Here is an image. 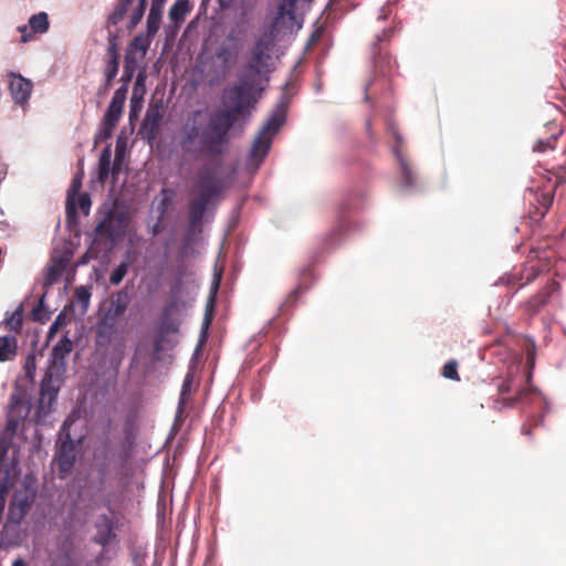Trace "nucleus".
Returning a JSON list of instances; mask_svg holds the SVG:
<instances>
[{"label": "nucleus", "instance_id": "1", "mask_svg": "<svg viewBox=\"0 0 566 566\" xmlns=\"http://www.w3.org/2000/svg\"><path fill=\"white\" fill-rule=\"evenodd\" d=\"M232 129L228 112H213L208 122L201 119V112H193L180 130V147L187 154L221 156Z\"/></svg>", "mask_w": 566, "mask_h": 566}, {"label": "nucleus", "instance_id": "2", "mask_svg": "<svg viewBox=\"0 0 566 566\" xmlns=\"http://www.w3.org/2000/svg\"><path fill=\"white\" fill-rule=\"evenodd\" d=\"M252 82L249 76L240 78V83L224 91L222 104L224 108L217 112H228L231 126L233 127L240 119H245L251 115L256 99L253 96Z\"/></svg>", "mask_w": 566, "mask_h": 566}, {"label": "nucleus", "instance_id": "3", "mask_svg": "<svg viewBox=\"0 0 566 566\" xmlns=\"http://www.w3.org/2000/svg\"><path fill=\"white\" fill-rule=\"evenodd\" d=\"M285 114L286 107L283 103H280L255 137L250 150V161L255 164V166H259L266 157L272 145L273 136L285 123Z\"/></svg>", "mask_w": 566, "mask_h": 566}, {"label": "nucleus", "instance_id": "4", "mask_svg": "<svg viewBox=\"0 0 566 566\" xmlns=\"http://www.w3.org/2000/svg\"><path fill=\"white\" fill-rule=\"evenodd\" d=\"M34 496L28 489L14 492L8 507L7 521L3 525V533H13V537L19 542V526L31 509Z\"/></svg>", "mask_w": 566, "mask_h": 566}, {"label": "nucleus", "instance_id": "5", "mask_svg": "<svg viewBox=\"0 0 566 566\" xmlns=\"http://www.w3.org/2000/svg\"><path fill=\"white\" fill-rule=\"evenodd\" d=\"M392 28L384 29L376 35V41L371 45L375 72L390 77L397 69V62L382 48L381 43L389 42L394 35Z\"/></svg>", "mask_w": 566, "mask_h": 566}, {"label": "nucleus", "instance_id": "6", "mask_svg": "<svg viewBox=\"0 0 566 566\" xmlns=\"http://www.w3.org/2000/svg\"><path fill=\"white\" fill-rule=\"evenodd\" d=\"M128 218L124 212L111 210L95 229L96 237L105 238L113 245L125 235Z\"/></svg>", "mask_w": 566, "mask_h": 566}, {"label": "nucleus", "instance_id": "7", "mask_svg": "<svg viewBox=\"0 0 566 566\" xmlns=\"http://www.w3.org/2000/svg\"><path fill=\"white\" fill-rule=\"evenodd\" d=\"M127 87L125 85L117 88L103 117V134L105 138L111 137L115 126L120 119L124 104L126 101Z\"/></svg>", "mask_w": 566, "mask_h": 566}, {"label": "nucleus", "instance_id": "8", "mask_svg": "<svg viewBox=\"0 0 566 566\" xmlns=\"http://www.w3.org/2000/svg\"><path fill=\"white\" fill-rule=\"evenodd\" d=\"M59 386L53 384L51 373H45L40 389V397L38 402L36 417L40 419L48 416L56 400Z\"/></svg>", "mask_w": 566, "mask_h": 566}, {"label": "nucleus", "instance_id": "9", "mask_svg": "<svg viewBox=\"0 0 566 566\" xmlns=\"http://www.w3.org/2000/svg\"><path fill=\"white\" fill-rule=\"evenodd\" d=\"M198 197L211 199L222 190V181L211 168L202 169L198 175Z\"/></svg>", "mask_w": 566, "mask_h": 566}, {"label": "nucleus", "instance_id": "10", "mask_svg": "<svg viewBox=\"0 0 566 566\" xmlns=\"http://www.w3.org/2000/svg\"><path fill=\"white\" fill-rule=\"evenodd\" d=\"M563 134V128L556 122L547 123L538 133L533 145V150L545 153L554 149L558 137Z\"/></svg>", "mask_w": 566, "mask_h": 566}, {"label": "nucleus", "instance_id": "11", "mask_svg": "<svg viewBox=\"0 0 566 566\" xmlns=\"http://www.w3.org/2000/svg\"><path fill=\"white\" fill-rule=\"evenodd\" d=\"M559 290V283L552 280L543 290L525 302V312L530 315L539 313L551 301V297Z\"/></svg>", "mask_w": 566, "mask_h": 566}, {"label": "nucleus", "instance_id": "12", "mask_svg": "<svg viewBox=\"0 0 566 566\" xmlns=\"http://www.w3.org/2000/svg\"><path fill=\"white\" fill-rule=\"evenodd\" d=\"M32 88L33 84L30 80L14 72L9 73V91L17 104L24 105L28 103Z\"/></svg>", "mask_w": 566, "mask_h": 566}, {"label": "nucleus", "instance_id": "13", "mask_svg": "<svg viewBox=\"0 0 566 566\" xmlns=\"http://www.w3.org/2000/svg\"><path fill=\"white\" fill-rule=\"evenodd\" d=\"M95 528L96 534L94 535L93 541L103 547H106L116 538V523L106 514H102L97 517Z\"/></svg>", "mask_w": 566, "mask_h": 566}, {"label": "nucleus", "instance_id": "14", "mask_svg": "<svg viewBox=\"0 0 566 566\" xmlns=\"http://www.w3.org/2000/svg\"><path fill=\"white\" fill-rule=\"evenodd\" d=\"M73 349V343L67 336H63L52 348L51 353V366L46 373L53 374L64 370L65 358L70 355Z\"/></svg>", "mask_w": 566, "mask_h": 566}, {"label": "nucleus", "instance_id": "15", "mask_svg": "<svg viewBox=\"0 0 566 566\" xmlns=\"http://www.w3.org/2000/svg\"><path fill=\"white\" fill-rule=\"evenodd\" d=\"M56 462L61 474H65L71 471L75 462V447L73 441L62 443L56 457Z\"/></svg>", "mask_w": 566, "mask_h": 566}, {"label": "nucleus", "instance_id": "16", "mask_svg": "<svg viewBox=\"0 0 566 566\" xmlns=\"http://www.w3.org/2000/svg\"><path fill=\"white\" fill-rule=\"evenodd\" d=\"M129 296L126 291H119L112 295L105 316L118 319L127 310Z\"/></svg>", "mask_w": 566, "mask_h": 566}, {"label": "nucleus", "instance_id": "17", "mask_svg": "<svg viewBox=\"0 0 566 566\" xmlns=\"http://www.w3.org/2000/svg\"><path fill=\"white\" fill-rule=\"evenodd\" d=\"M238 55L237 40L233 34L227 36V40L220 44L216 51V57L222 62L224 67H229Z\"/></svg>", "mask_w": 566, "mask_h": 566}, {"label": "nucleus", "instance_id": "18", "mask_svg": "<svg viewBox=\"0 0 566 566\" xmlns=\"http://www.w3.org/2000/svg\"><path fill=\"white\" fill-rule=\"evenodd\" d=\"M210 200L201 197H196L189 202V232L201 222Z\"/></svg>", "mask_w": 566, "mask_h": 566}, {"label": "nucleus", "instance_id": "19", "mask_svg": "<svg viewBox=\"0 0 566 566\" xmlns=\"http://www.w3.org/2000/svg\"><path fill=\"white\" fill-rule=\"evenodd\" d=\"M116 319L108 318L105 315L103 316L96 328L97 345L106 346L112 342L113 336L116 333Z\"/></svg>", "mask_w": 566, "mask_h": 566}, {"label": "nucleus", "instance_id": "20", "mask_svg": "<svg viewBox=\"0 0 566 566\" xmlns=\"http://www.w3.org/2000/svg\"><path fill=\"white\" fill-rule=\"evenodd\" d=\"M191 6L189 0H176L169 10V20L176 30L184 23L186 15L190 12Z\"/></svg>", "mask_w": 566, "mask_h": 566}, {"label": "nucleus", "instance_id": "21", "mask_svg": "<svg viewBox=\"0 0 566 566\" xmlns=\"http://www.w3.org/2000/svg\"><path fill=\"white\" fill-rule=\"evenodd\" d=\"M18 355V339L12 335L0 336V363L11 361Z\"/></svg>", "mask_w": 566, "mask_h": 566}, {"label": "nucleus", "instance_id": "22", "mask_svg": "<svg viewBox=\"0 0 566 566\" xmlns=\"http://www.w3.org/2000/svg\"><path fill=\"white\" fill-rule=\"evenodd\" d=\"M29 412L30 407L23 397L20 394H12L10 397L8 415L20 420H25Z\"/></svg>", "mask_w": 566, "mask_h": 566}, {"label": "nucleus", "instance_id": "23", "mask_svg": "<svg viewBox=\"0 0 566 566\" xmlns=\"http://www.w3.org/2000/svg\"><path fill=\"white\" fill-rule=\"evenodd\" d=\"M272 48V41L266 38L259 39L253 49H252V56L256 62H263L265 64L266 60L270 59L269 52Z\"/></svg>", "mask_w": 566, "mask_h": 566}, {"label": "nucleus", "instance_id": "24", "mask_svg": "<svg viewBox=\"0 0 566 566\" xmlns=\"http://www.w3.org/2000/svg\"><path fill=\"white\" fill-rule=\"evenodd\" d=\"M124 71L123 75L120 77V81L123 82V85L127 87V84L132 81L134 77L136 67H137V57L132 52V50H127L125 54V61H124Z\"/></svg>", "mask_w": 566, "mask_h": 566}, {"label": "nucleus", "instance_id": "25", "mask_svg": "<svg viewBox=\"0 0 566 566\" xmlns=\"http://www.w3.org/2000/svg\"><path fill=\"white\" fill-rule=\"evenodd\" d=\"M112 154L109 147H106L101 153L98 159V180L105 182L109 176L112 169Z\"/></svg>", "mask_w": 566, "mask_h": 566}, {"label": "nucleus", "instance_id": "26", "mask_svg": "<svg viewBox=\"0 0 566 566\" xmlns=\"http://www.w3.org/2000/svg\"><path fill=\"white\" fill-rule=\"evenodd\" d=\"M174 305L166 306L161 314L160 334L165 336L167 333H178L179 325L176 321L171 319V312Z\"/></svg>", "mask_w": 566, "mask_h": 566}, {"label": "nucleus", "instance_id": "27", "mask_svg": "<svg viewBox=\"0 0 566 566\" xmlns=\"http://www.w3.org/2000/svg\"><path fill=\"white\" fill-rule=\"evenodd\" d=\"M29 27L33 33H45L50 28L48 13L39 12L31 15L29 19Z\"/></svg>", "mask_w": 566, "mask_h": 566}, {"label": "nucleus", "instance_id": "28", "mask_svg": "<svg viewBox=\"0 0 566 566\" xmlns=\"http://www.w3.org/2000/svg\"><path fill=\"white\" fill-rule=\"evenodd\" d=\"M6 328L14 332L20 333L23 325V307L22 305L18 306L9 317L6 318Z\"/></svg>", "mask_w": 566, "mask_h": 566}, {"label": "nucleus", "instance_id": "29", "mask_svg": "<svg viewBox=\"0 0 566 566\" xmlns=\"http://www.w3.org/2000/svg\"><path fill=\"white\" fill-rule=\"evenodd\" d=\"M537 202L539 206L535 208L534 212H531L534 220H541L545 217L553 203V196L551 193H542L537 197Z\"/></svg>", "mask_w": 566, "mask_h": 566}, {"label": "nucleus", "instance_id": "30", "mask_svg": "<svg viewBox=\"0 0 566 566\" xmlns=\"http://www.w3.org/2000/svg\"><path fill=\"white\" fill-rule=\"evenodd\" d=\"M264 66L265 64L263 62H256L253 57H251L241 78L249 76L250 81L252 82V87H255L258 77L261 75L262 69Z\"/></svg>", "mask_w": 566, "mask_h": 566}, {"label": "nucleus", "instance_id": "31", "mask_svg": "<svg viewBox=\"0 0 566 566\" xmlns=\"http://www.w3.org/2000/svg\"><path fill=\"white\" fill-rule=\"evenodd\" d=\"M65 270V263L63 260H55L53 264L48 269L45 282L46 284H54L59 281Z\"/></svg>", "mask_w": 566, "mask_h": 566}, {"label": "nucleus", "instance_id": "32", "mask_svg": "<svg viewBox=\"0 0 566 566\" xmlns=\"http://www.w3.org/2000/svg\"><path fill=\"white\" fill-rule=\"evenodd\" d=\"M161 10L150 8L149 14L147 17V32L149 35H155L158 32L161 21Z\"/></svg>", "mask_w": 566, "mask_h": 566}, {"label": "nucleus", "instance_id": "33", "mask_svg": "<svg viewBox=\"0 0 566 566\" xmlns=\"http://www.w3.org/2000/svg\"><path fill=\"white\" fill-rule=\"evenodd\" d=\"M149 45L150 41L147 36L137 35L130 41V44L127 50H132L134 54L136 51H139L142 53V57H144Z\"/></svg>", "mask_w": 566, "mask_h": 566}, {"label": "nucleus", "instance_id": "34", "mask_svg": "<svg viewBox=\"0 0 566 566\" xmlns=\"http://www.w3.org/2000/svg\"><path fill=\"white\" fill-rule=\"evenodd\" d=\"M399 164L401 169L402 184L405 187H411L415 182L413 172L408 165L407 160L399 156Z\"/></svg>", "mask_w": 566, "mask_h": 566}, {"label": "nucleus", "instance_id": "35", "mask_svg": "<svg viewBox=\"0 0 566 566\" xmlns=\"http://www.w3.org/2000/svg\"><path fill=\"white\" fill-rule=\"evenodd\" d=\"M129 264L122 262L116 269H114L109 275V282L113 285H118L128 272Z\"/></svg>", "mask_w": 566, "mask_h": 566}, {"label": "nucleus", "instance_id": "36", "mask_svg": "<svg viewBox=\"0 0 566 566\" xmlns=\"http://www.w3.org/2000/svg\"><path fill=\"white\" fill-rule=\"evenodd\" d=\"M23 422L24 420H20L7 415V424L3 436H6V438L10 439V441L12 442L13 436L17 433L18 429L20 428L21 424H23Z\"/></svg>", "mask_w": 566, "mask_h": 566}, {"label": "nucleus", "instance_id": "37", "mask_svg": "<svg viewBox=\"0 0 566 566\" xmlns=\"http://www.w3.org/2000/svg\"><path fill=\"white\" fill-rule=\"evenodd\" d=\"M107 59H115L119 61V51H118V36L117 34L109 32L108 34V46L106 52Z\"/></svg>", "mask_w": 566, "mask_h": 566}, {"label": "nucleus", "instance_id": "38", "mask_svg": "<svg viewBox=\"0 0 566 566\" xmlns=\"http://www.w3.org/2000/svg\"><path fill=\"white\" fill-rule=\"evenodd\" d=\"M442 376L444 378L459 381L460 376L458 373V361L454 359H451L448 363H446L442 368Z\"/></svg>", "mask_w": 566, "mask_h": 566}, {"label": "nucleus", "instance_id": "39", "mask_svg": "<svg viewBox=\"0 0 566 566\" xmlns=\"http://www.w3.org/2000/svg\"><path fill=\"white\" fill-rule=\"evenodd\" d=\"M161 115L158 112L147 113L144 119V126L149 127L151 135L156 134L159 129Z\"/></svg>", "mask_w": 566, "mask_h": 566}, {"label": "nucleus", "instance_id": "40", "mask_svg": "<svg viewBox=\"0 0 566 566\" xmlns=\"http://www.w3.org/2000/svg\"><path fill=\"white\" fill-rule=\"evenodd\" d=\"M119 69V61L115 59H107L104 67V78H107V82H113L116 77Z\"/></svg>", "mask_w": 566, "mask_h": 566}, {"label": "nucleus", "instance_id": "41", "mask_svg": "<svg viewBox=\"0 0 566 566\" xmlns=\"http://www.w3.org/2000/svg\"><path fill=\"white\" fill-rule=\"evenodd\" d=\"M75 297L83 305L84 310L88 307L91 298V286H78L75 289Z\"/></svg>", "mask_w": 566, "mask_h": 566}, {"label": "nucleus", "instance_id": "42", "mask_svg": "<svg viewBox=\"0 0 566 566\" xmlns=\"http://www.w3.org/2000/svg\"><path fill=\"white\" fill-rule=\"evenodd\" d=\"M541 273V269H538L535 265L525 266L523 272L521 273V279H525V283L521 286H524L525 284L532 283Z\"/></svg>", "mask_w": 566, "mask_h": 566}, {"label": "nucleus", "instance_id": "43", "mask_svg": "<svg viewBox=\"0 0 566 566\" xmlns=\"http://www.w3.org/2000/svg\"><path fill=\"white\" fill-rule=\"evenodd\" d=\"M35 369H36L35 355L29 354L27 356L24 365H23V370L25 373L27 378L32 380L34 378Z\"/></svg>", "mask_w": 566, "mask_h": 566}, {"label": "nucleus", "instance_id": "44", "mask_svg": "<svg viewBox=\"0 0 566 566\" xmlns=\"http://www.w3.org/2000/svg\"><path fill=\"white\" fill-rule=\"evenodd\" d=\"M127 10L128 9L126 7H123L120 3H118L113 13L108 17V23L113 25L118 24L124 19Z\"/></svg>", "mask_w": 566, "mask_h": 566}, {"label": "nucleus", "instance_id": "45", "mask_svg": "<svg viewBox=\"0 0 566 566\" xmlns=\"http://www.w3.org/2000/svg\"><path fill=\"white\" fill-rule=\"evenodd\" d=\"M123 161H124L123 151L119 149V146L117 145L116 151H115V159H114V163H113L112 169H111L114 177H117L118 174L120 172L122 167H123Z\"/></svg>", "mask_w": 566, "mask_h": 566}, {"label": "nucleus", "instance_id": "46", "mask_svg": "<svg viewBox=\"0 0 566 566\" xmlns=\"http://www.w3.org/2000/svg\"><path fill=\"white\" fill-rule=\"evenodd\" d=\"M530 392L528 389L524 388V387H520L515 395L511 398H507V399H504L506 406L509 407H512L514 406L515 403L520 402L523 400V398Z\"/></svg>", "mask_w": 566, "mask_h": 566}, {"label": "nucleus", "instance_id": "47", "mask_svg": "<svg viewBox=\"0 0 566 566\" xmlns=\"http://www.w3.org/2000/svg\"><path fill=\"white\" fill-rule=\"evenodd\" d=\"M51 566H71L70 554L66 552L59 554L52 559Z\"/></svg>", "mask_w": 566, "mask_h": 566}, {"label": "nucleus", "instance_id": "48", "mask_svg": "<svg viewBox=\"0 0 566 566\" xmlns=\"http://www.w3.org/2000/svg\"><path fill=\"white\" fill-rule=\"evenodd\" d=\"M78 207L84 212V214H88L91 208V198L87 193H83L80 196Z\"/></svg>", "mask_w": 566, "mask_h": 566}, {"label": "nucleus", "instance_id": "49", "mask_svg": "<svg viewBox=\"0 0 566 566\" xmlns=\"http://www.w3.org/2000/svg\"><path fill=\"white\" fill-rule=\"evenodd\" d=\"M513 378L511 377H507L506 379H504L497 387V390L500 394H507V392H511L512 389H513Z\"/></svg>", "mask_w": 566, "mask_h": 566}, {"label": "nucleus", "instance_id": "50", "mask_svg": "<svg viewBox=\"0 0 566 566\" xmlns=\"http://www.w3.org/2000/svg\"><path fill=\"white\" fill-rule=\"evenodd\" d=\"M297 0H282V4L289 9L290 11V20L293 21L295 19V7Z\"/></svg>", "mask_w": 566, "mask_h": 566}, {"label": "nucleus", "instance_id": "51", "mask_svg": "<svg viewBox=\"0 0 566 566\" xmlns=\"http://www.w3.org/2000/svg\"><path fill=\"white\" fill-rule=\"evenodd\" d=\"M285 17L290 19V11L281 3L279 7L277 15L274 19V25H277L280 20L284 19Z\"/></svg>", "mask_w": 566, "mask_h": 566}, {"label": "nucleus", "instance_id": "52", "mask_svg": "<svg viewBox=\"0 0 566 566\" xmlns=\"http://www.w3.org/2000/svg\"><path fill=\"white\" fill-rule=\"evenodd\" d=\"M166 338L164 335L159 334L155 342H154V352L156 354H159L160 352L164 350V343H165Z\"/></svg>", "mask_w": 566, "mask_h": 566}, {"label": "nucleus", "instance_id": "53", "mask_svg": "<svg viewBox=\"0 0 566 566\" xmlns=\"http://www.w3.org/2000/svg\"><path fill=\"white\" fill-rule=\"evenodd\" d=\"M18 31L21 33V41L22 42H29L32 40L33 34L31 32H28V25H20L18 27Z\"/></svg>", "mask_w": 566, "mask_h": 566}, {"label": "nucleus", "instance_id": "54", "mask_svg": "<svg viewBox=\"0 0 566 566\" xmlns=\"http://www.w3.org/2000/svg\"><path fill=\"white\" fill-rule=\"evenodd\" d=\"M211 321H212V306L211 307L207 306L203 323H202V331L208 329L209 325L211 324Z\"/></svg>", "mask_w": 566, "mask_h": 566}, {"label": "nucleus", "instance_id": "55", "mask_svg": "<svg viewBox=\"0 0 566 566\" xmlns=\"http://www.w3.org/2000/svg\"><path fill=\"white\" fill-rule=\"evenodd\" d=\"M43 310V300L41 298L39 304L32 310V317L34 321H43L41 312Z\"/></svg>", "mask_w": 566, "mask_h": 566}, {"label": "nucleus", "instance_id": "56", "mask_svg": "<svg viewBox=\"0 0 566 566\" xmlns=\"http://www.w3.org/2000/svg\"><path fill=\"white\" fill-rule=\"evenodd\" d=\"M62 314L57 315L53 324L50 326L49 336H52L54 333L57 332L60 325L62 324Z\"/></svg>", "mask_w": 566, "mask_h": 566}, {"label": "nucleus", "instance_id": "57", "mask_svg": "<svg viewBox=\"0 0 566 566\" xmlns=\"http://www.w3.org/2000/svg\"><path fill=\"white\" fill-rule=\"evenodd\" d=\"M143 11H138V10H135L132 14V18H130V24L132 27H135L136 24L139 23V21L142 20L143 18Z\"/></svg>", "mask_w": 566, "mask_h": 566}, {"label": "nucleus", "instance_id": "58", "mask_svg": "<svg viewBox=\"0 0 566 566\" xmlns=\"http://www.w3.org/2000/svg\"><path fill=\"white\" fill-rule=\"evenodd\" d=\"M4 535H7V534L2 532V537L0 539V547L7 546V545H15V544H18V541L14 537L12 539H6Z\"/></svg>", "mask_w": 566, "mask_h": 566}, {"label": "nucleus", "instance_id": "59", "mask_svg": "<svg viewBox=\"0 0 566 566\" xmlns=\"http://www.w3.org/2000/svg\"><path fill=\"white\" fill-rule=\"evenodd\" d=\"M304 292V287L302 285H298L290 293V298L296 300L300 294Z\"/></svg>", "mask_w": 566, "mask_h": 566}, {"label": "nucleus", "instance_id": "60", "mask_svg": "<svg viewBox=\"0 0 566 566\" xmlns=\"http://www.w3.org/2000/svg\"><path fill=\"white\" fill-rule=\"evenodd\" d=\"M113 82H107V78H104V84L99 87L98 94H106L108 90L111 88Z\"/></svg>", "mask_w": 566, "mask_h": 566}, {"label": "nucleus", "instance_id": "61", "mask_svg": "<svg viewBox=\"0 0 566 566\" xmlns=\"http://www.w3.org/2000/svg\"><path fill=\"white\" fill-rule=\"evenodd\" d=\"M113 82H107V78H104V84L99 87L98 94H106L108 90L111 88Z\"/></svg>", "mask_w": 566, "mask_h": 566}, {"label": "nucleus", "instance_id": "62", "mask_svg": "<svg viewBox=\"0 0 566 566\" xmlns=\"http://www.w3.org/2000/svg\"><path fill=\"white\" fill-rule=\"evenodd\" d=\"M9 493V488L6 481L0 483V495L7 500V495Z\"/></svg>", "mask_w": 566, "mask_h": 566}, {"label": "nucleus", "instance_id": "63", "mask_svg": "<svg viewBox=\"0 0 566 566\" xmlns=\"http://www.w3.org/2000/svg\"><path fill=\"white\" fill-rule=\"evenodd\" d=\"M237 0H218L220 7L222 9H229L231 8Z\"/></svg>", "mask_w": 566, "mask_h": 566}, {"label": "nucleus", "instance_id": "64", "mask_svg": "<svg viewBox=\"0 0 566 566\" xmlns=\"http://www.w3.org/2000/svg\"><path fill=\"white\" fill-rule=\"evenodd\" d=\"M165 2L166 0H153L150 8H155L163 11Z\"/></svg>", "mask_w": 566, "mask_h": 566}]
</instances>
